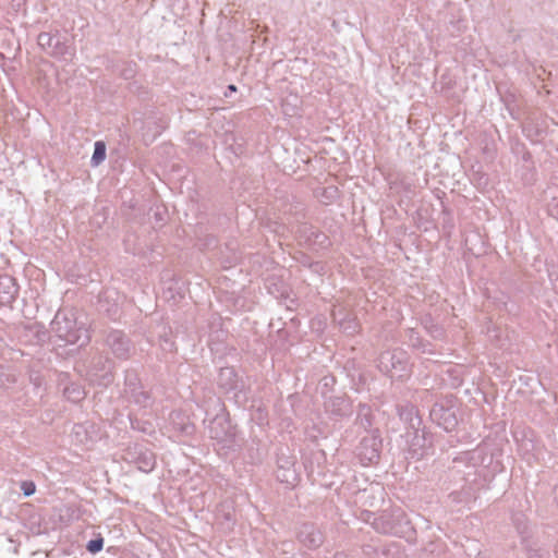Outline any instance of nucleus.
<instances>
[{
  "label": "nucleus",
  "instance_id": "1",
  "mask_svg": "<svg viewBox=\"0 0 558 558\" xmlns=\"http://www.w3.org/2000/svg\"><path fill=\"white\" fill-rule=\"evenodd\" d=\"M51 332L65 343L84 345L89 341V335L83 326H77L75 313L71 310L58 311L51 322Z\"/></svg>",
  "mask_w": 558,
  "mask_h": 558
},
{
  "label": "nucleus",
  "instance_id": "2",
  "mask_svg": "<svg viewBox=\"0 0 558 558\" xmlns=\"http://www.w3.org/2000/svg\"><path fill=\"white\" fill-rule=\"evenodd\" d=\"M378 367L391 378L403 379L408 375V357L402 350L383 352L378 360Z\"/></svg>",
  "mask_w": 558,
  "mask_h": 558
},
{
  "label": "nucleus",
  "instance_id": "3",
  "mask_svg": "<svg viewBox=\"0 0 558 558\" xmlns=\"http://www.w3.org/2000/svg\"><path fill=\"white\" fill-rule=\"evenodd\" d=\"M408 519L400 508L385 510L378 517H375L372 524L376 531L384 534L400 535L404 532Z\"/></svg>",
  "mask_w": 558,
  "mask_h": 558
},
{
  "label": "nucleus",
  "instance_id": "4",
  "mask_svg": "<svg viewBox=\"0 0 558 558\" xmlns=\"http://www.w3.org/2000/svg\"><path fill=\"white\" fill-rule=\"evenodd\" d=\"M294 464V457L281 453L277 460V480L291 486L295 485L299 480V475Z\"/></svg>",
  "mask_w": 558,
  "mask_h": 558
},
{
  "label": "nucleus",
  "instance_id": "5",
  "mask_svg": "<svg viewBox=\"0 0 558 558\" xmlns=\"http://www.w3.org/2000/svg\"><path fill=\"white\" fill-rule=\"evenodd\" d=\"M380 441L375 436L364 437L357 449L356 454L362 464L367 465L379 459Z\"/></svg>",
  "mask_w": 558,
  "mask_h": 558
},
{
  "label": "nucleus",
  "instance_id": "6",
  "mask_svg": "<svg viewBox=\"0 0 558 558\" xmlns=\"http://www.w3.org/2000/svg\"><path fill=\"white\" fill-rule=\"evenodd\" d=\"M107 344L112 353L120 359H126L130 353V341L119 330L110 331L107 336Z\"/></svg>",
  "mask_w": 558,
  "mask_h": 558
},
{
  "label": "nucleus",
  "instance_id": "7",
  "mask_svg": "<svg viewBox=\"0 0 558 558\" xmlns=\"http://www.w3.org/2000/svg\"><path fill=\"white\" fill-rule=\"evenodd\" d=\"M299 541L307 548H318L324 542L323 533L313 524H303L298 534Z\"/></svg>",
  "mask_w": 558,
  "mask_h": 558
},
{
  "label": "nucleus",
  "instance_id": "8",
  "mask_svg": "<svg viewBox=\"0 0 558 558\" xmlns=\"http://www.w3.org/2000/svg\"><path fill=\"white\" fill-rule=\"evenodd\" d=\"M38 45L52 56H64L68 47L60 40V37L50 33H40L37 38Z\"/></svg>",
  "mask_w": 558,
  "mask_h": 558
},
{
  "label": "nucleus",
  "instance_id": "9",
  "mask_svg": "<svg viewBox=\"0 0 558 558\" xmlns=\"http://www.w3.org/2000/svg\"><path fill=\"white\" fill-rule=\"evenodd\" d=\"M19 293L15 279L9 275L0 276V305L11 304Z\"/></svg>",
  "mask_w": 558,
  "mask_h": 558
},
{
  "label": "nucleus",
  "instance_id": "10",
  "mask_svg": "<svg viewBox=\"0 0 558 558\" xmlns=\"http://www.w3.org/2000/svg\"><path fill=\"white\" fill-rule=\"evenodd\" d=\"M430 416L447 432L452 430L457 425L454 413L449 409H445L442 405L436 404L430 411Z\"/></svg>",
  "mask_w": 558,
  "mask_h": 558
},
{
  "label": "nucleus",
  "instance_id": "11",
  "mask_svg": "<svg viewBox=\"0 0 558 558\" xmlns=\"http://www.w3.org/2000/svg\"><path fill=\"white\" fill-rule=\"evenodd\" d=\"M218 383L221 388L229 391L236 388V374L231 367L220 369Z\"/></svg>",
  "mask_w": 558,
  "mask_h": 558
},
{
  "label": "nucleus",
  "instance_id": "12",
  "mask_svg": "<svg viewBox=\"0 0 558 558\" xmlns=\"http://www.w3.org/2000/svg\"><path fill=\"white\" fill-rule=\"evenodd\" d=\"M130 393V398L138 405L146 408L150 405V396L147 391H145L142 387H134L131 388L130 391H126Z\"/></svg>",
  "mask_w": 558,
  "mask_h": 558
},
{
  "label": "nucleus",
  "instance_id": "13",
  "mask_svg": "<svg viewBox=\"0 0 558 558\" xmlns=\"http://www.w3.org/2000/svg\"><path fill=\"white\" fill-rule=\"evenodd\" d=\"M384 488L379 485H371L368 489L363 490L361 494V499H363L364 504H367V499L372 497L373 499H377L379 501H384Z\"/></svg>",
  "mask_w": 558,
  "mask_h": 558
},
{
  "label": "nucleus",
  "instance_id": "14",
  "mask_svg": "<svg viewBox=\"0 0 558 558\" xmlns=\"http://www.w3.org/2000/svg\"><path fill=\"white\" fill-rule=\"evenodd\" d=\"M106 158V145L104 142H96L95 143V149L94 154L92 156V165L98 166L100 165Z\"/></svg>",
  "mask_w": 558,
  "mask_h": 558
},
{
  "label": "nucleus",
  "instance_id": "15",
  "mask_svg": "<svg viewBox=\"0 0 558 558\" xmlns=\"http://www.w3.org/2000/svg\"><path fill=\"white\" fill-rule=\"evenodd\" d=\"M64 393L72 401H78V400L83 399V397L85 395L84 391H82L81 389L75 388V387H66L64 390Z\"/></svg>",
  "mask_w": 558,
  "mask_h": 558
},
{
  "label": "nucleus",
  "instance_id": "16",
  "mask_svg": "<svg viewBox=\"0 0 558 558\" xmlns=\"http://www.w3.org/2000/svg\"><path fill=\"white\" fill-rule=\"evenodd\" d=\"M104 546V539L101 537L92 539L88 542L86 548L89 553L96 554L102 549Z\"/></svg>",
  "mask_w": 558,
  "mask_h": 558
},
{
  "label": "nucleus",
  "instance_id": "17",
  "mask_svg": "<svg viewBox=\"0 0 558 558\" xmlns=\"http://www.w3.org/2000/svg\"><path fill=\"white\" fill-rule=\"evenodd\" d=\"M340 327L349 335L354 333L357 330V324L354 319L340 322Z\"/></svg>",
  "mask_w": 558,
  "mask_h": 558
},
{
  "label": "nucleus",
  "instance_id": "18",
  "mask_svg": "<svg viewBox=\"0 0 558 558\" xmlns=\"http://www.w3.org/2000/svg\"><path fill=\"white\" fill-rule=\"evenodd\" d=\"M221 424V421L218 420V418H215L211 423H210V427H209V433H210V437L211 438H216V439H220L222 436L219 432L216 430V426L217 425H220Z\"/></svg>",
  "mask_w": 558,
  "mask_h": 558
},
{
  "label": "nucleus",
  "instance_id": "19",
  "mask_svg": "<svg viewBox=\"0 0 558 558\" xmlns=\"http://www.w3.org/2000/svg\"><path fill=\"white\" fill-rule=\"evenodd\" d=\"M22 488L24 490L25 496H31L35 493V485L33 483L24 482L22 484Z\"/></svg>",
  "mask_w": 558,
  "mask_h": 558
},
{
  "label": "nucleus",
  "instance_id": "20",
  "mask_svg": "<svg viewBox=\"0 0 558 558\" xmlns=\"http://www.w3.org/2000/svg\"><path fill=\"white\" fill-rule=\"evenodd\" d=\"M155 464V458L150 454V457L145 461V470H151ZM144 470V468H142Z\"/></svg>",
  "mask_w": 558,
  "mask_h": 558
},
{
  "label": "nucleus",
  "instance_id": "21",
  "mask_svg": "<svg viewBox=\"0 0 558 558\" xmlns=\"http://www.w3.org/2000/svg\"><path fill=\"white\" fill-rule=\"evenodd\" d=\"M335 558H348L345 553H336Z\"/></svg>",
  "mask_w": 558,
  "mask_h": 558
},
{
  "label": "nucleus",
  "instance_id": "22",
  "mask_svg": "<svg viewBox=\"0 0 558 558\" xmlns=\"http://www.w3.org/2000/svg\"><path fill=\"white\" fill-rule=\"evenodd\" d=\"M228 90H229L230 93L235 92V90H236L235 85H232V84H231V85H229V86H228Z\"/></svg>",
  "mask_w": 558,
  "mask_h": 558
},
{
  "label": "nucleus",
  "instance_id": "23",
  "mask_svg": "<svg viewBox=\"0 0 558 558\" xmlns=\"http://www.w3.org/2000/svg\"><path fill=\"white\" fill-rule=\"evenodd\" d=\"M368 505H369L371 507H373V506H375V502H374V501H369V502H368Z\"/></svg>",
  "mask_w": 558,
  "mask_h": 558
}]
</instances>
